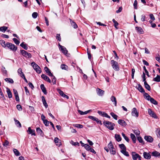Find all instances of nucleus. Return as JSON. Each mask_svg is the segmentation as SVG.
<instances>
[{"mask_svg":"<svg viewBox=\"0 0 160 160\" xmlns=\"http://www.w3.org/2000/svg\"><path fill=\"white\" fill-rule=\"evenodd\" d=\"M103 124L109 129L112 130L114 129L115 124L108 121H105L103 122Z\"/></svg>","mask_w":160,"mask_h":160,"instance_id":"f257e3e1","label":"nucleus"},{"mask_svg":"<svg viewBox=\"0 0 160 160\" xmlns=\"http://www.w3.org/2000/svg\"><path fill=\"white\" fill-rule=\"evenodd\" d=\"M111 63L113 69L116 71H118L119 70L118 63L112 60L111 61Z\"/></svg>","mask_w":160,"mask_h":160,"instance_id":"f03ea898","label":"nucleus"},{"mask_svg":"<svg viewBox=\"0 0 160 160\" xmlns=\"http://www.w3.org/2000/svg\"><path fill=\"white\" fill-rule=\"evenodd\" d=\"M20 52L23 56L26 58H30L32 57V55L31 53L27 52L24 50H20Z\"/></svg>","mask_w":160,"mask_h":160,"instance_id":"7ed1b4c3","label":"nucleus"},{"mask_svg":"<svg viewBox=\"0 0 160 160\" xmlns=\"http://www.w3.org/2000/svg\"><path fill=\"white\" fill-rule=\"evenodd\" d=\"M7 47L11 50L14 52L17 49V47L15 45L10 42L7 43Z\"/></svg>","mask_w":160,"mask_h":160,"instance_id":"20e7f679","label":"nucleus"},{"mask_svg":"<svg viewBox=\"0 0 160 160\" xmlns=\"http://www.w3.org/2000/svg\"><path fill=\"white\" fill-rule=\"evenodd\" d=\"M131 114L132 116L137 118L139 116V112H138L135 108H133L132 110Z\"/></svg>","mask_w":160,"mask_h":160,"instance_id":"39448f33","label":"nucleus"},{"mask_svg":"<svg viewBox=\"0 0 160 160\" xmlns=\"http://www.w3.org/2000/svg\"><path fill=\"white\" fill-rule=\"evenodd\" d=\"M58 46L60 50L62 52V53L65 55L68 53V51L65 47L61 45L59 43L58 44Z\"/></svg>","mask_w":160,"mask_h":160,"instance_id":"423d86ee","label":"nucleus"},{"mask_svg":"<svg viewBox=\"0 0 160 160\" xmlns=\"http://www.w3.org/2000/svg\"><path fill=\"white\" fill-rule=\"evenodd\" d=\"M148 114L152 117L154 118H157V117L156 113L151 109L149 108L148 109Z\"/></svg>","mask_w":160,"mask_h":160,"instance_id":"0eeeda50","label":"nucleus"},{"mask_svg":"<svg viewBox=\"0 0 160 160\" xmlns=\"http://www.w3.org/2000/svg\"><path fill=\"white\" fill-rule=\"evenodd\" d=\"M144 138L147 142L150 143L152 142L153 140V138L150 136H146Z\"/></svg>","mask_w":160,"mask_h":160,"instance_id":"6e6552de","label":"nucleus"},{"mask_svg":"<svg viewBox=\"0 0 160 160\" xmlns=\"http://www.w3.org/2000/svg\"><path fill=\"white\" fill-rule=\"evenodd\" d=\"M41 77L42 78H43L44 80L48 82L49 83H51V80L47 76L45 75V74H42L41 75Z\"/></svg>","mask_w":160,"mask_h":160,"instance_id":"1a4fd4ad","label":"nucleus"},{"mask_svg":"<svg viewBox=\"0 0 160 160\" xmlns=\"http://www.w3.org/2000/svg\"><path fill=\"white\" fill-rule=\"evenodd\" d=\"M96 91L97 94L100 96H102L104 94V91H103L101 89L98 88L96 89Z\"/></svg>","mask_w":160,"mask_h":160,"instance_id":"9d476101","label":"nucleus"},{"mask_svg":"<svg viewBox=\"0 0 160 160\" xmlns=\"http://www.w3.org/2000/svg\"><path fill=\"white\" fill-rule=\"evenodd\" d=\"M27 132H28V134H31L32 135H36L35 130L31 129L30 127L28 128Z\"/></svg>","mask_w":160,"mask_h":160,"instance_id":"9b49d317","label":"nucleus"},{"mask_svg":"<svg viewBox=\"0 0 160 160\" xmlns=\"http://www.w3.org/2000/svg\"><path fill=\"white\" fill-rule=\"evenodd\" d=\"M132 155L133 160H137L138 157L139 156V155L138 154L136 153L135 152H132Z\"/></svg>","mask_w":160,"mask_h":160,"instance_id":"f8f14e48","label":"nucleus"},{"mask_svg":"<svg viewBox=\"0 0 160 160\" xmlns=\"http://www.w3.org/2000/svg\"><path fill=\"white\" fill-rule=\"evenodd\" d=\"M143 157L144 158L149 159L151 158V155H150L148 153L144 152L143 153Z\"/></svg>","mask_w":160,"mask_h":160,"instance_id":"ddd939ff","label":"nucleus"},{"mask_svg":"<svg viewBox=\"0 0 160 160\" xmlns=\"http://www.w3.org/2000/svg\"><path fill=\"white\" fill-rule=\"evenodd\" d=\"M40 88L42 92H43L44 94L45 95L47 94V91L44 85L43 84H41L40 85Z\"/></svg>","mask_w":160,"mask_h":160,"instance_id":"4468645a","label":"nucleus"},{"mask_svg":"<svg viewBox=\"0 0 160 160\" xmlns=\"http://www.w3.org/2000/svg\"><path fill=\"white\" fill-rule=\"evenodd\" d=\"M92 111L91 110H89L87 111L83 112H82V111H81L80 110H78V112L81 115H83L87 114L90 111Z\"/></svg>","mask_w":160,"mask_h":160,"instance_id":"2eb2a0df","label":"nucleus"},{"mask_svg":"<svg viewBox=\"0 0 160 160\" xmlns=\"http://www.w3.org/2000/svg\"><path fill=\"white\" fill-rule=\"evenodd\" d=\"M118 122L119 124L123 126L127 125L126 122L123 120L119 119L118 121Z\"/></svg>","mask_w":160,"mask_h":160,"instance_id":"dca6fc26","label":"nucleus"},{"mask_svg":"<svg viewBox=\"0 0 160 160\" xmlns=\"http://www.w3.org/2000/svg\"><path fill=\"white\" fill-rule=\"evenodd\" d=\"M137 32L140 34H142L143 32L142 29L140 27H136L135 28Z\"/></svg>","mask_w":160,"mask_h":160,"instance_id":"f3484780","label":"nucleus"},{"mask_svg":"<svg viewBox=\"0 0 160 160\" xmlns=\"http://www.w3.org/2000/svg\"><path fill=\"white\" fill-rule=\"evenodd\" d=\"M70 22L71 25L74 28H78V25L73 21L70 19Z\"/></svg>","mask_w":160,"mask_h":160,"instance_id":"a211bd4d","label":"nucleus"},{"mask_svg":"<svg viewBox=\"0 0 160 160\" xmlns=\"http://www.w3.org/2000/svg\"><path fill=\"white\" fill-rule=\"evenodd\" d=\"M7 92L9 98H11L12 97V93L10 89L8 88H7Z\"/></svg>","mask_w":160,"mask_h":160,"instance_id":"6ab92c4d","label":"nucleus"},{"mask_svg":"<svg viewBox=\"0 0 160 160\" xmlns=\"http://www.w3.org/2000/svg\"><path fill=\"white\" fill-rule=\"evenodd\" d=\"M0 95L1 96H0V98L3 101H4L6 99L4 97V95L2 92V89L0 87Z\"/></svg>","mask_w":160,"mask_h":160,"instance_id":"aec40b11","label":"nucleus"},{"mask_svg":"<svg viewBox=\"0 0 160 160\" xmlns=\"http://www.w3.org/2000/svg\"><path fill=\"white\" fill-rule=\"evenodd\" d=\"M115 138L118 142L122 140V138L119 134H115Z\"/></svg>","mask_w":160,"mask_h":160,"instance_id":"412c9836","label":"nucleus"},{"mask_svg":"<svg viewBox=\"0 0 160 160\" xmlns=\"http://www.w3.org/2000/svg\"><path fill=\"white\" fill-rule=\"evenodd\" d=\"M138 89L139 91L141 92H145L144 89L140 84L138 85Z\"/></svg>","mask_w":160,"mask_h":160,"instance_id":"4be33fe9","label":"nucleus"},{"mask_svg":"<svg viewBox=\"0 0 160 160\" xmlns=\"http://www.w3.org/2000/svg\"><path fill=\"white\" fill-rule=\"evenodd\" d=\"M152 155L155 157L160 156V153L156 151H154L152 152Z\"/></svg>","mask_w":160,"mask_h":160,"instance_id":"5701e85b","label":"nucleus"},{"mask_svg":"<svg viewBox=\"0 0 160 160\" xmlns=\"http://www.w3.org/2000/svg\"><path fill=\"white\" fill-rule=\"evenodd\" d=\"M20 46L23 49L27 50L28 48L27 44L24 43V42H22L20 45Z\"/></svg>","mask_w":160,"mask_h":160,"instance_id":"b1692460","label":"nucleus"},{"mask_svg":"<svg viewBox=\"0 0 160 160\" xmlns=\"http://www.w3.org/2000/svg\"><path fill=\"white\" fill-rule=\"evenodd\" d=\"M144 85L145 88L148 91H150L151 90V88L149 84L146 81L144 82Z\"/></svg>","mask_w":160,"mask_h":160,"instance_id":"393cba45","label":"nucleus"},{"mask_svg":"<svg viewBox=\"0 0 160 160\" xmlns=\"http://www.w3.org/2000/svg\"><path fill=\"white\" fill-rule=\"evenodd\" d=\"M36 131L37 133L38 134L42 136H43V134L42 132V131L39 128H37Z\"/></svg>","mask_w":160,"mask_h":160,"instance_id":"a878e982","label":"nucleus"},{"mask_svg":"<svg viewBox=\"0 0 160 160\" xmlns=\"http://www.w3.org/2000/svg\"><path fill=\"white\" fill-rule=\"evenodd\" d=\"M4 80L6 82H9L10 83H13L14 82V81L13 79L10 78H7L5 79Z\"/></svg>","mask_w":160,"mask_h":160,"instance_id":"bb28decb","label":"nucleus"},{"mask_svg":"<svg viewBox=\"0 0 160 160\" xmlns=\"http://www.w3.org/2000/svg\"><path fill=\"white\" fill-rule=\"evenodd\" d=\"M153 81L156 82H160V76L157 75L156 77L153 78Z\"/></svg>","mask_w":160,"mask_h":160,"instance_id":"cd10ccee","label":"nucleus"},{"mask_svg":"<svg viewBox=\"0 0 160 160\" xmlns=\"http://www.w3.org/2000/svg\"><path fill=\"white\" fill-rule=\"evenodd\" d=\"M144 98L149 101V99L151 98V96L147 93L144 92Z\"/></svg>","mask_w":160,"mask_h":160,"instance_id":"c85d7f7f","label":"nucleus"},{"mask_svg":"<svg viewBox=\"0 0 160 160\" xmlns=\"http://www.w3.org/2000/svg\"><path fill=\"white\" fill-rule=\"evenodd\" d=\"M130 137H131V138L132 139V140L133 141V142L134 143H135L136 142V138L135 135L132 133H131L130 134Z\"/></svg>","mask_w":160,"mask_h":160,"instance_id":"c756f323","label":"nucleus"},{"mask_svg":"<svg viewBox=\"0 0 160 160\" xmlns=\"http://www.w3.org/2000/svg\"><path fill=\"white\" fill-rule=\"evenodd\" d=\"M111 100L112 102H114L115 103V105L116 106H117V100L115 97L113 96H112L111 98Z\"/></svg>","mask_w":160,"mask_h":160,"instance_id":"7c9ffc66","label":"nucleus"},{"mask_svg":"<svg viewBox=\"0 0 160 160\" xmlns=\"http://www.w3.org/2000/svg\"><path fill=\"white\" fill-rule=\"evenodd\" d=\"M31 65L33 67L34 69H36L37 68H38L39 67L37 64L34 62H32L31 63Z\"/></svg>","mask_w":160,"mask_h":160,"instance_id":"2f4dec72","label":"nucleus"},{"mask_svg":"<svg viewBox=\"0 0 160 160\" xmlns=\"http://www.w3.org/2000/svg\"><path fill=\"white\" fill-rule=\"evenodd\" d=\"M14 120L16 126L19 128L21 127H22V125L20 122L18 120H16L15 119H14Z\"/></svg>","mask_w":160,"mask_h":160,"instance_id":"473e14b6","label":"nucleus"},{"mask_svg":"<svg viewBox=\"0 0 160 160\" xmlns=\"http://www.w3.org/2000/svg\"><path fill=\"white\" fill-rule=\"evenodd\" d=\"M1 70L3 74L4 75L7 74V71L3 66H2V67Z\"/></svg>","mask_w":160,"mask_h":160,"instance_id":"72a5a7b5","label":"nucleus"},{"mask_svg":"<svg viewBox=\"0 0 160 160\" xmlns=\"http://www.w3.org/2000/svg\"><path fill=\"white\" fill-rule=\"evenodd\" d=\"M88 118L94 121H96L97 122L98 121V118L94 116H89L88 117Z\"/></svg>","mask_w":160,"mask_h":160,"instance_id":"f704fd0d","label":"nucleus"},{"mask_svg":"<svg viewBox=\"0 0 160 160\" xmlns=\"http://www.w3.org/2000/svg\"><path fill=\"white\" fill-rule=\"evenodd\" d=\"M8 29V27L6 26H3L0 27V31L5 32Z\"/></svg>","mask_w":160,"mask_h":160,"instance_id":"c9c22d12","label":"nucleus"},{"mask_svg":"<svg viewBox=\"0 0 160 160\" xmlns=\"http://www.w3.org/2000/svg\"><path fill=\"white\" fill-rule=\"evenodd\" d=\"M149 101H150V102L152 103L154 105H157L158 104V102L156 101L152 98H151L150 99H149Z\"/></svg>","mask_w":160,"mask_h":160,"instance_id":"e433bc0d","label":"nucleus"},{"mask_svg":"<svg viewBox=\"0 0 160 160\" xmlns=\"http://www.w3.org/2000/svg\"><path fill=\"white\" fill-rule=\"evenodd\" d=\"M61 68L62 69H64L65 70H67L68 69V67L65 64H61Z\"/></svg>","mask_w":160,"mask_h":160,"instance_id":"4c0bfd02","label":"nucleus"},{"mask_svg":"<svg viewBox=\"0 0 160 160\" xmlns=\"http://www.w3.org/2000/svg\"><path fill=\"white\" fill-rule=\"evenodd\" d=\"M13 152L15 155L16 156H19L20 155V154L19 152L16 149H13Z\"/></svg>","mask_w":160,"mask_h":160,"instance_id":"58836bf2","label":"nucleus"},{"mask_svg":"<svg viewBox=\"0 0 160 160\" xmlns=\"http://www.w3.org/2000/svg\"><path fill=\"white\" fill-rule=\"evenodd\" d=\"M0 43L2 45V46L4 47H6L7 46V43L6 44L5 41L3 40L0 41Z\"/></svg>","mask_w":160,"mask_h":160,"instance_id":"ea45409f","label":"nucleus"},{"mask_svg":"<svg viewBox=\"0 0 160 160\" xmlns=\"http://www.w3.org/2000/svg\"><path fill=\"white\" fill-rule=\"evenodd\" d=\"M119 148L122 149L121 150H124L126 149L125 145L123 144H122L119 145Z\"/></svg>","mask_w":160,"mask_h":160,"instance_id":"a19ab883","label":"nucleus"},{"mask_svg":"<svg viewBox=\"0 0 160 160\" xmlns=\"http://www.w3.org/2000/svg\"><path fill=\"white\" fill-rule=\"evenodd\" d=\"M18 73L21 77L22 75L23 74H24L22 72V69L20 68H19L18 69Z\"/></svg>","mask_w":160,"mask_h":160,"instance_id":"79ce46f5","label":"nucleus"},{"mask_svg":"<svg viewBox=\"0 0 160 160\" xmlns=\"http://www.w3.org/2000/svg\"><path fill=\"white\" fill-rule=\"evenodd\" d=\"M121 152L124 155H125L127 157L129 156V153L128 152L126 151V150H121Z\"/></svg>","mask_w":160,"mask_h":160,"instance_id":"37998d69","label":"nucleus"},{"mask_svg":"<svg viewBox=\"0 0 160 160\" xmlns=\"http://www.w3.org/2000/svg\"><path fill=\"white\" fill-rule=\"evenodd\" d=\"M112 116L115 120H117L118 116L114 114L113 112H111L110 113Z\"/></svg>","mask_w":160,"mask_h":160,"instance_id":"c03bdc74","label":"nucleus"},{"mask_svg":"<svg viewBox=\"0 0 160 160\" xmlns=\"http://www.w3.org/2000/svg\"><path fill=\"white\" fill-rule=\"evenodd\" d=\"M137 139L139 142L142 143L143 144H144V142L143 141V140L141 137H138Z\"/></svg>","mask_w":160,"mask_h":160,"instance_id":"a18cd8bd","label":"nucleus"},{"mask_svg":"<svg viewBox=\"0 0 160 160\" xmlns=\"http://www.w3.org/2000/svg\"><path fill=\"white\" fill-rule=\"evenodd\" d=\"M70 142L71 144H72V145H74L75 146H79V144L78 142H74L72 140H71Z\"/></svg>","mask_w":160,"mask_h":160,"instance_id":"49530a36","label":"nucleus"},{"mask_svg":"<svg viewBox=\"0 0 160 160\" xmlns=\"http://www.w3.org/2000/svg\"><path fill=\"white\" fill-rule=\"evenodd\" d=\"M112 22L114 23V27L116 29H118V28L117 27V26L118 25V23L114 19H112Z\"/></svg>","mask_w":160,"mask_h":160,"instance_id":"de8ad7c7","label":"nucleus"},{"mask_svg":"<svg viewBox=\"0 0 160 160\" xmlns=\"http://www.w3.org/2000/svg\"><path fill=\"white\" fill-rule=\"evenodd\" d=\"M122 135L126 141L128 142L129 141V139L125 135L123 132L122 133Z\"/></svg>","mask_w":160,"mask_h":160,"instance_id":"09e8293b","label":"nucleus"},{"mask_svg":"<svg viewBox=\"0 0 160 160\" xmlns=\"http://www.w3.org/2000/svg\"><path fill=\"white\" fill-rule=\"evenodd\" d=\"M112 149H109L110 152L111 153V154H115L116 153V151L115 150V148H112Z\"/></svg>","mask_w":160,"mask_h":160,"instance_id":"8fccbe9b","label":"nucleus"},{"mask_svg":"<svg viewBox=\"0 0 160 160\" xmlns=\"http://www.w3.org/2000/svg\"><path fill=\"white\" fill-rule=\"evenodd\" d=\"M36 72L38 73H40L41 72V69L39 67L38 68H37L35 69Z\"/></svg>","mask_w":160,"mask_h":160,"instance_id":"3c124183","label":"nucleus"},{"mask_svg":"<svg viewBox=\"0 0 160 160\" xmlns=\"http://www.w3.org/2000/svg\"><path fill=\"white\" fill-rule=\"evenodd\" d=\"M74 126L78 128H82L83 127V126L82 125L80 124H75Z\"/></svg>","mask_w":160,"mask_h":160,"instance_id":"603ef678","label":"nucleus"},{"mask_svg":"<svg viewBox=\"0 0 160 160\" xmlns=\"http://www.w3.org/2000/svg\"><path fill=\"white\" fill-rule=\"evenodd\" d=\"M114 148V147L112 145V142H110L108 145V148H109V149H112V148Z\"/></svg>","mask_w":160,"mask_h":160,"instance_id":"864d4df0","label":"nucleus"},{"mask_svg":"<svg viewBox=\"0 0 160 160\" xmlns=\"http://www.w3.org/2000/svg\"><path fill=\"white\" fill-rule=\"evenodd\" d=\"M85 148L88 151L90 150L91 147L87 144H85V146H84Z\"/></svg>","mask_w":160,"mask_h":160,"instance_id":"5fc2aeb1","label":"nucleus"},{"mask_svg":"<svg viewBox=\"0 0 160 160\" xmlns=\"http://www.w3.org/2000/svg\"><path fill=\"white\" fill-rule=\"evenodd\" d=\"M12 40L16 44L18 45L20 43V42L16 38H13Z\"/></svg>","mask_w":160,"mask_h":160,"instance_id":"6e6d98bb","label":"nucleus"},{"mask_svg":"<svg viewBox=\"0 0 160 160\" xmlns=\"http://www.w3.org/2000/svg\"><path fill=\"white\" fill-rule=\"evenodd\" d=\"M38 15V14L36 12H34L32 13V16L34 18H37Z\"/></svg>","mask_w":160,"mask_h":160,"instance_id":"4d7b16f0","label":"nucleus"},{"mask_svg":"<svg viewBox=\"0 0 160 160\" xmlns=\"http://www.w3.org/2000/svg\"><path fill=\"white\" fill-rule=\"evenodd\" d=\"M57 91L58 93L62 96L63 97V95L64 94L63 92L60 89H58Z\"/></svg>","mask_w":160,"mask_h":160,"instance_id":"13d9d810","label":"nucleus"},{"mask_svg":"<svg viewBox=\"0 0 160 160\" xmlns=\"http://www.w3.org/2000/svg\"><path fill=\"white\" fill-rule=\"evenodd\" d=\"M52 82L53 83V84H55L56 83V79L54 76L52 77Z\"/></svg>","mask_w":160,"mask_h":160,"instance_id":"bf43d9fd","label":"nucleus"},{"mask_svg":"<svg viewBox=\"0 0 160 160\" xmlns=\"http://www.w3.org/2000/svg\"><path fill=\"white\" fill-rule=\"evenodd\" d=\"M143 69L145 71V73H146V74H147V76L148 77H149V74H148V71L146 69L145 66H144L143 67Z\"/></svg>","mask_w":160,"mask_h":160,"instance_id":"052dcab7","label":"nucleus"},{"mask_svg":"<svg viewBox=\"0 0 160 160\" xmlns=\"http://www.w3.org/2000/svg\"><path fill=\"white\" fill-rule=\"evenodd\" d=\"M26 93V94L28 95H30V93L29 92L28 89V88L27 87H24Z\"/></svg>","mask_w":160,"mask_h":160,"instance_id":"680f3d73","label":"nucleus"},{"mask_svg":"<svg viewBox=\"0 0 160 160\" xmlns=\"http://www.w3.org/2000/svg\"><path fill=\"white\" fill-rule=\"evenodd\" d=\"M43 123L46 126H48L49 125L50 122L47 120H45L43 121Z\"/></svg>","mask_w":160,"mask_h":160,"instance_id":"e2e57ef3","label":"nucleus"},{"mask_svg":"<svg viewBox=\"0 0 160 160\" xmlns=\"http://www.w3.org/2000/svg\"><path fill=\"white\" fill-rule=\"evenodd\" d=\"M137 0H135L134 2V3L133 4V6L134 7V8L135 9H137Z\"/></svg>","mask_w":160,"mask_h":160,"instance_id":"0e129e2a","label":"nucleus"},{"mask_svg":"<svg viewBox=\"0 0 160 160\" xmlns=\"http://www.w3.org/2000/svg\"><path fill=\"white\" fill-rule=\"evenodd\" d=\"M135 72V70L134 68L132 69V78L133 79L134 78V74Z\"/></svg>","mask_w":160,"mask_h":160,"instance_id":"69168bd1","label":"nucleus"},{"mask_svg":"<svg viewBox=\"0 0 160 160\" xmlns=\"http://www.w3.org/2000/svg\"><path fill=\"white\" fill-rule=\"evenodd\" d=\"M56 39H58V41H61V38L60 37V34H57L56 36Z\"/></svg>","mask_w":160,"mask_h":160,"instance_id":"338daca9","label":"nucleus"},{"mask_svg":"<svg viewBox=\"0 0 160 160\" xmlns=\"http://www.w3.org/2000/svg\"><path fill=\"white\" fill-rule=\"evenodd\" d=\"M156 132L158 137L160 138V130H157L156 131Z\"/></svg>","mask_w":160,"mask_h":160,"instance_id":"774afa93","label":"nucleus"}]
</instances>
